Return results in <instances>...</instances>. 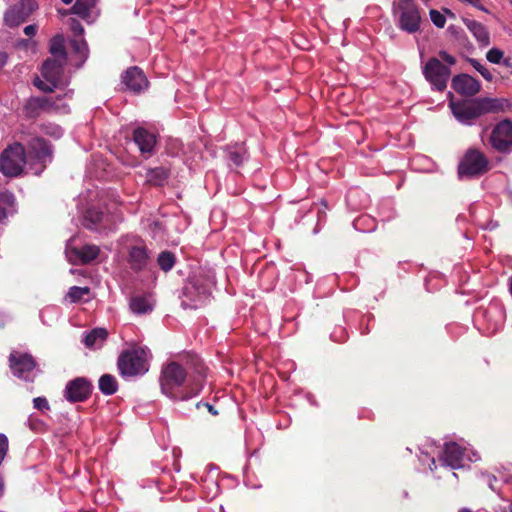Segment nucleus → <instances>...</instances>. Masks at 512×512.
<instances>
[{"label": "nucleus", "instance_id": "nucleus-1", "mask_svg": "<svg viewBox=\"0 0 512 512\" xmlns=\"http://www.w3.org/2000/svg\"><path fill=\"white\" fill-rule=\"evenodd\" d=\"M206 368L198 356H192L186 367L177 362L162 367L159 383L161 392L174 401H186L203 389Z\"/></svg>", "mask_w": 512, "mask_h": 512}, {"label": "nucleus", "instance_id": "nucleus-2", "mask_svg": "<svg viewBox=\"0 0 512 512\" xmlns=\"http://www.w3.org/2000/svg\"><path fill=\"white\" fill-rule=\"evenodd\" d=\"M449 107L456 120L465 126H472L482 115L497 110V100L477 98L464 101H450Z\"/></svg>", "mask_w": 512, "mask_h": 512}, {"label": "nucleus", "instance_id": "nucleus-3", "mask_svg": "<svg viewBox=\"0 0 512 512\" xmlns=\"http://www.w3.org/2000/svg\"><path fill=\"white\" fill-rule=\"evenodd\" d=\"M119 374L124 379L144 375L148 369V349L133 347L122 351L117 360Z\"/></svg>", "mask_w": 512, "mask_h": 512}, {"label": "nucleus", "instance_id": "nucleus-4", "mask_svg": "<svg viewBox=\"0 0 512 512\" xmlns=\"http://www.w3.org/2000/svg\"><path fill=\"white\" fill-rule=\"evenodd\" d=\"M214 285L215 276L210 271L199 273L191 277L184 286L182 295L196 293V296L193 297L194 303H188L186 300H182V307L185 309H197L204 305L211 296Z\"/></svg>", "mask_w": 512, "mask_h": 512}, {"label": "nucleus", "instance_id": "nucleus-5", "mask_svg": "<svg viewBox=\"0 0 512 512\" xmlns=\"http://www.w3.org/2000/svg\"><path fill=\"white\" fill-rule=\"evenodd\" d=\"M490 170L488 157L475 147L466 150L461 158L457 174L460 180L478 178Z\"/></svg>", "mask_w": 512, "mask_h": 512}, {"label": "nucleus", "instance_id": "nucleus-6", "mask_svg": "<svg viewBox=\"0 0 512 512\" xmlns=\"http://www.w3.org/2000/svg\"><path fill=\"white\" fill-rule=\"evenodd\" d=\"M393 15L402 31L413 34L420 29L421 15L413 0H398L393 3Z\"/></svg>", "mask_w": 512, "mask_h": 512}, {"label": "nucleus", "instance_id": "nucleus-7", "mask_svg": "<svg viewBox=\"0 0 512 512\" xmlns=\"http://www.w3.org/2000/svg\"><path fill=\"white\" fill-rule=\"evenodd\" d=\"M27 163L24 146L19 142L8 145L0 155V172L6 177H18Z\"/></svg>", "mask_w": 512, "mask_h": 512}, {"label": "nucleus", "instance_id": "nucleus-8", "mask_svg": "<svg viewBox=\"0 0 512 512\" xmlns=\"http://www.w3.org/2000/svg\"><path fill=\"white\" fill-rule=\"evenodd\" d=\"M65 60L48 58L42 65L41 75L45 81L37 78L34 85L41 91L52 92L62 81Z\"/></svg>", "mask_w": 512, "mask_h": 512}, {"label": "nucleus", "instance_id": "nucleus-9", "mask_svg": "<svg viewBox=\"0 0 512 512\" xmlns=\"http://www.w3.org/2000/svg\"><path fill=\"white\" fill-rule=\"evenodd\" d=\"M23 112L27 118H36L41 113H68L69 107L61 99L50 97H31L23 107Z\"/></svg>", "mask_w": 512, "mask_h": 512}, {"label": "nucleus", "instance_id": "nucleus-10", "mask_svg": "<svg viewBox=\"0 0 512 512\" xmlns=\"http://www.w3.org/2000/svg\"><path fill=\"white\" fill-rule=\"evenodd\" d=\"M422 73L433 90L444 91L451 76L449 66L443 64L436 57L430 58L422 67Z\"/></svg>", "mask_w": 512, "mask_h": 512}, {"label": "nucleus", "instance_id": "nucleus-11", "mask_svg": "<svg viewBox=\"0 0 512 512\" xmlns=\"http://www.w3.org/2000/svg\"><path fill=\"white\" fill-rule=\"evenodd\" d=\"M9 366L12 373L24 380H32L36 363L32 355L28 353H20L12 351L9 356Z\"/></svg>", "mask_w": 512, "mask_h": 512}, {"label": "nucleus", "instance_id": "nucleus-12", "mask_svg": "<svg viewBox=\"0 0 512 512\" xmlns=\"http://www.w3.org/2000/svg\"><path fill=\"white\" fill-rule=\"evenodd\" d=\"M82 224L85 228L99 233H107L113 230L114 226L111 215L96 207L87 209Z\"/></svg>", "mask_w": 512, "mask_h": 512}, {"label": "nucleus", "instance_id": "nucleus-13", "mask_svg": "<svg viewBox=\"0 0 512 512\" xmlns=\"http://www.w3.org/2000/svg\"><path fill=\"white\" fill-rule=\"evenodd\" d=\"M489 142L498 152L506 153L512 148V122L500 121L492 130Z\"/></svg>", "mask_w": 512, "mask_h": 512}, {"label": "nucleus", "instance_id": "nucleus-14", "mask_svg": "<svg viewBox=\"0 0 512 512\" xmlns=\"http://www.w3.org/2000/svg\"><path fill=\"white\" fill-rule=\"evenodd\" d=\"M92 383L84 377H77L67 382L63 391L64 398L70 403L84 402L92 393Z\"/></svg>", "mask_w": 512, "mask_h": 512}, {"label": "nucleus", "instance_id": "nucleus-15", "mask_svg": "<svg viewBox=\"0 0 512 512\" xmlns=\"http://www.w3.org/2000/svg\"><path fill=\"white\" fill-rule=\"evenodd\" d=\"M37 9V3L34 0H20L15 5L10 6L4 14V22L9 27H17Z\"/></svg>", "mask_w": 512, "mask_h": 512}, {"label": "nucleus", "instance_id": "nucleus-16", "mask_svg": "<svg viewBox=\"0 0 512 512\" xmlns=\"http://www.w3.org/2000/svg\"><path fill=\"white\" fill-rule=\"evenodd\" d=\"M72 239L66 244L65 254L72 264H87L96 259L99 255V247L96 245H84L81 248L72 246Z\"/></svg>", "mask_w": 512, "mask_h": 512}, {"label": "nucleus", "instance_id": "nucleus-17", "mask_svg": "<svg viewBox=\"0 0 512 512\" xmlns=\"http://www.w3.org/2000/svg\"><path fill=\"white\" fill-rule=\"evenodd\" d=\"M70 30L74 34V38L70 41L73 52L78 56L79 63L77 67H81L88 58V45L83 38L84 28L82 24L76 19H70L69 21Z\"/></svg>", "mask_w": 512, "mask_h": 512}, {"label": "nucleus", "instance_id": "nucleus-18", "mask_svg": "<svg viewBox=\"0 0 512 512\" xmlns=\"http://www.w3.org/2000/svg\"><path fill=\"white\" fill-rule=\"evenodd\" d=\"M465 456V450L457 443H445L443 452L440 456L441 466L449 469H459L463 466L462 461Z\"/></svg>", "mask_w": 512, "mask_h": 512}, {"label": "nucleus", "instance_id": "nucleus-19", "mask_svg": "<svg viewBox=\"0 0 512 512\" xmlns=\"http://www.w3.org/2000/svg\"><path fill=\"white\" fill-rule=\"evenodd\" d=\"M29 158L41 164L43 167L51 161V145L42 138H33L29 143Z\"/></svg>", "mask_w": 512, "mask_h": 512}, {"label": "nucleus", "instance_id": "nucleus-20", "mask_svg": "<svg viewBox=\"0 0 512 512\" xmlns=\"http://www.w3.org/2000/svg\"><path fill=\"white\" fill-rule=\"evenodd\" d=\"M451 86L457 93L465 96H474L481 88L479 81L468 74L454 76Z\"/></svg>", "mask_w": 512, "mask_h": 512}, {"label": "nucleus", "instance_id": "nucleus-21", "mask_svg": "<svg viewBox=\"0 0 512 512\" xmlns=\"http://www.w3.org/2000/svg\"><path fill=\"white\" fill-rule=\"evenodd\" d=\"M122 82L125 86L135 92H141L148 86V81L144 73L138 67H131L122 75Z\"/></svg>", "mask_w": 512, "mask_h": 512}, {"label": "nucleus", "instance_id": "nucleus-22", "mask_svg": "<svg viewBox=\"0 0 512 512\" xmlns=\"http://www.w3.org/2000/svg\"><path fill=\"white\" fill-rule=\"evenodd\" d=\"M482 316L489 324V329L493 332L502 327L505 322V309L499 302H491L482 312Z\"/></svg>", "mask_w": 512, "mask_h": 512}, {"label": "nucleus", "instance_id": "nucleus-23", "mask_svg": "<svg viewBox=\"0 0 512 512\" xmlns=\"http://www.w3.org/2000/svg\"><path fill=\"white\" fill-rule=\"evenodd\" d=\"M133 140L142 154L151 155L156 145V136L143 127H137L133 131Z\"/></svg>", "mask_w": 512, "mask_h": 512}, {"label": "nucleus", "instance_id": "nucleus-24", "mask_svg": "<svg viewBox=\"0 0 512 512\" xmlns=\"http://www.w3.org/2000/svg\"><path fill=\"white\" fill-rule=\"evenodd\" d=\"M149 256L144 245L132 246L129 250L128 263L134 271L144 270L148 264Z\"/></svg>", "mask_w": 512, "mask_h": 512}, {"label": "nucleus", "instance_id": "nucleus-25", "mask_svg": "<svg viewBox=\"0 0 512 512\" xmlns=\"http://www.w3.org/2000/svg\"><path fill=\"white\" fill-rule=\"evenodd\" d=\"M108 337V332L104 328H94L82 335V343L91 350H97L103 347Z\"/></svg>", "mask_w": 512, "mask_h": 512}, {"label": "nucleus", "instance_id": "nucleus-26", "mask_svg": "<svg viewBox=\"0 0 512 512\" xmlns=\"http://www.w3.org/2000/svg\"><path fill=\"white\" fill-rule=\"evenodd\" d=\"M464 23L480 46L485 47L490 44V34L482 23L476 20H464Z\"/></svg>", "mask_w": 512, "mask_h": 512}, {"label": "nucleus", "instance_id": "nucleus-27", "mask_svg": "<svg viewBox=\"0 0 512 512\" xmlns=\"http://www.w3.org/2000/svg\"><path fill=\"white\" fill-rule=\"evenodd\" d=\"M227 157L230 164L239 167L248 159V154L243 144H237L235 146L228 147Z\"/></svg>", "mask_w": 512, "mask_h": 512}, {"label": "nucleus", "instance_id": "nucleus-28", "mask_svg": "<svg viewBox=\"0 0 512 512\" xmlns=\"http://www.w3.org/2000/svg\"><path fill=\"white\" fill-rule=\"evenodd\" d=\"M168 177L169 171L164 167L148 169L146 172L147 182L155 186H163L167 182Z\"/></svg>", "mask_w": 512, "mask_h": 512}, {"label": "nucleus", "instance_id": "nucleus-29", "mask_svg": "<svg viewBox=\"0 0 512 512\" xmlns=\"http://www.w3.org/2000/svg\"><path fill=\"white\" fill-rule=\"evenodd\" d=\"M49 50L52 55L51 58H56V59L67 61V53L65 50V39H64L63 35L58 34V35H55L51 39Z\"/></svg>", "mask_w": 512, "mask_h": 512}, {"label": "nucleus", "instance_id": "nucleus-30", "mask_svg": "<svg viewBox=\"0 0 512 512\" xmlns=\"http://www.w3.org/2000/svg\"><path fill=\"white\" fill-rule=\"evenodd\" d=\"M98 387L104 395H113L118 389L117 380L111 374H104L99 379Z\"/></svg>", "mask_w": 512, "mask_h": 512}, {"label": "nucleus", "instance_id": "nucleus-31", "mask_svg": "<svg viewBox=\"0 0 512 512\" xmlns=\"http://www.w3.org/2000/svg\"><path fill=\"white\" fill-rule=\"evenodd\" d=\"M152 308L151 302L144 296H135L130 301V309L135 314H146L152 311Z\"/></svg>", "mask_w": 512, "mask_h": 512}, {"label": "nucleus", "instance_id": "nucleus-32", "mask_svg": "<svg viewBox=\"0 0 512 512\" xmlns=\"http://www.w3.org/2000/svg\"><path fill=\"white\" fill-rule=\"evenodd\" d=\"M437 447L435 446V443L432 442L427 449L420 448V455L419 461L422 464L429 463V468L431 471H434L436 469V461H435V449Z\"/></svg>", "mask_w": 512, "mask_h": 512}, {"label": "nucleus", "instance_id": "nucleus-33", "mask_svg": "<svg viewBox=\"0 0 512 512\" xmlns=\"http://www.w3.org/2000/svg\"><path fill=\"white\" fill-rule=\"evenodd\" d=\"M353 226L356 230L362 232H371L374 231L376 228L374 220L366 215L360 216L357 219H355L353 221Z\"/></svg>", "mask_w": 512, "mask_h": 512}, {"label": "nucleus", "instance_id": "nucleus-34", "mask_svg": "<svg viewBox=\"0 0 512 512\" xmlns=\"http://www.w3.org/2000/svg\"><path fill=\"white\" fill-rule=\"evenodd\" d=\"M157 262H158L159 267L164 272H168L173 268V266L175 264V256L173 253H171L169 251H164L159 254V256L157 258Z\"/></svg>", "mask_w": 512, "mask_h": 512}, {"label": "nucleus", "instance_id": "nucleus-35", "mask_svg": "<svg viewBox=\"0 0 512 512\" xmlns=\"http://www.w3.org/2000/svg\"><path fill=\"white\" fill-rule=\"evenodd\" d=\"M90 289L88 287L72 286L69 288L66 299L71 303L79 302L85 295L89 294Z\"/></svg>", "mask_w": 512, "mask_h": 512}, {"label": "nucleus", "instance_id": "nucleus-36", "mask_svg": "<svg viewBox=\"0 0 512 512\" xmlns=\"http://www.w3.org/2000/svg\"><path fill=\"white\" fill-rule=\"evenodd\" d=\"M15 202L16 200L13 193L5 191L0 194V204L6 207V210L9 212V214H13L16 211Z\"/></svg>", "mask_w": 512, "mask_h": 512}, {"label": "nucleus", "instance_id": "nucleus-37", "mask_svg": "<svg viewBox=\"0 0 512 512\" xmlns=\"http://www.w3.org/2000/svg\"><path fill=\"white\" fill-rule=\"evenodd\" d=\"M41 130L45 135L59 139L63 135V129L54 123H45L41 126Z\"/></svg>", "mask_w": 512, "mask_h": 512}, {"label": "nucleus", "instance_id": "nucleus-38", "mask_svg": "<svg viewBox=\"0 0 512 512\" xmlns=\"http://www.w3.org/2000/svg\"><path fill=\"white\" fill-rule=\"evenodd\" d=\"M91 8V6L76 0L75 4L72 7V10L74 14L85 19L90 15Z\"/></svg>", "mask_w": 512, "mask_h": 512}, {"label": "nucleus", "instance_id": "nucleus-39", "mask_svg": "<svg viewBox=\"0 0 512 512\" xmlns=\"http://www.w3.org/2000/svg\"><path fill=\"white\" fill-rule=\"evenodd\" d=\"M470 64L482 75L484 79L487 81L493 80L492 73L484 66L482 65L478 60L476 59H469Z\"/></svg>", "mask_w": 512, "mask_h": 512}, {"label": "nucleus", "instance_id": "nucleus-40", "mask_svg": "<svg viewBox=\"0 0 512 512\" xmlns=\"http://www.w3.org/2000/svg\"><path fill=\"white\" fill-rule=\"evenodd\" d=\"M429 14H430V19H431L432 23L437 28H443L445 26L446 18L442 13H440L439 11H437L435 9H431Z\"/></svg>", "mask_w": 512, "mask_h": 512}, {"label": "nucleus", "instance_id": "nucleus-41", "mask_svg": "<svg viewBox=\"0 0 512 512\" xmlns=\"http://www.w3.org/2000/svg\"><path fill=\"white\" fill-rule=\"evenodd\" d=\"M503 51L498 48H491L487 54L486 58L489 62L493 64H499L501 60L503 59Z\"/></svg>", "mask_w": 512, "mask_h": 512}, {"label": "nucleus", "instance_id": "nucleus-42", "mask_svg": "<svg viewBox=\"0 0 512 512\" xmlns=\"http://www.w3.org/2000/svg\"><path fill=\"white\" fill-rule=\"evenodd\" d=\"M33 406L40 411H48L50 409L48 400L45 397H36L33 399Z\"/></svg>", "mask_w": 512, "mask_h": 512}, {"label": "nucleus", "instance_id": "nucleus-43", "mask_svg": "<svg viewBox=\"0 0 512 512\" xmlns=\"http://www.w3.org/2000/svg\"><path fill=\"white\" fill-rule=\"evenodd\" d=\"M439 56L440 58L446 62L448 65L447 66H452L456 63V59L454 56L450 55L449 53H447L446 51H440L439 52Z\"/></svg>", "mask_w": 512, "mask_h": 512}, {"label": "nucleus", "instance_id": "nucleus-44", "mask_svg": "<svg viewBox=\"0 0 512 512\" xmlns=\"http://www.w3.org/2000/svg\"><path fill=\"white\" fill-rule=\"evenodd\" d=\"M331 338L333 339V341H343V340H345V330L342 327L336 329L331 334Z\"/></svg>", "mask_w": 512, "mask_h": 512}, {"label": "nucleus", "instance_id": "nucleus-45", "mask_svg": "<svg viewBox=\"0 0 512 512\" xmlns=\"http://www.w3.org/2000/svg\"><path fill=\"white\" fill-rule=\"evenodd\" d=\"M37 32V26L34 25V24H31V25H27L25 28H24V33L25 35L29 36V37H32L36 34Z\"/></svg>", "mask_w": 512, "mask_h": 512}, {"label": "nucleus", "instance_id": "nucleus-46", "mask_svg": "<svg viewBox=\"0 0 512 512\" xmlns=\"http://www.w3.org/2000/svg\"><path fill=\"white\" fill-rule=\"evenodd\" d=\"M486 482L488 483L489 487L491 488V490L493 491H497V487L495 485V483L497 482V479L495 476L493 475H487L486 476Z\"/></svg>", "mask_w": 512, "mask_h": 512}, {"label": "nucleus", "instance_id": "nucleus-47", "mask_svg": "<svg viewBox=\"0 0 512 512\" xmlns=\"http://www.w3.org/2000/svg\"><path fill=\"white\" fill-rule=\"evenodd\" d=\"M51 311H55V308L48 307V308L43 309V310L40 312V318H41V321H42L44 324H48V323H47V321L45 320V315H46V314H51Z\"/></svg>", "mask_w": 512, "mask_h": 512}, {"label": "nucleus", "instance_id": "nucleus-48", "mask_svg": "<svg viewBox=\"0 0 512 512\" xmlns=\"http://www.w3.org/2000/svg\"><path fill=\"white\" fill-rule=\"evenodd\" d=\"M203 405L205 407H207L208 411L212 414V415H217V411L214 409V407L212 405H210L209 403H201V402H198L196 404V407L197 408H200V406Z\"/></svg>", "mask_w": 512, "mask_h": 512}, {"label": "nucleus", "instance_id": "nucleus-49", "mask_svg": "<svg viewBox=\"0 0 512 512\" xmlns=\"http://www.w3.org/2000/svg\"><path fill=\"white\" fill-rule=\"evenodd\" d=\"M9 215V212L6 210V207L0 204V221L6 219Z\"/></svg>", "mask_w": 512, "mask_h": 512}, {"label": "nucleus", "instance_id": "nucleus-50", "mask_svg": "<svg viewBox=\"0 0 512 512\" xmlns=\"http://www.w3.org/2000/svg\"><path fill=\"white\" fill-rule=\"evenodd\" d=\"M7 59H8L7 53L0 52V68H2L6 64Z\"/></svg>", "mask_w": 512, "mask_h": 512}, {"label": "nucleus", "instance_id": "nucleus-51", "mask_svg": "<svg viewBox=\"0 0 512 512\" xmlns=\"http://www.w3.org/2000/svg\"><path fill=\"white\" fill-rule=\"evenodd\" d=\"M196 296V293H191L190 295H183L182 300H186L188 303H194L193 297Z\"/></svg>", "mask_w": 512, "mask_h": 512}, {"label": "nucleus", "instance_id": "nucleus-52", "mask_svg": "<svg viewBox=\"0 0 512 512\" xmlns=\"http://www.w3.org/2000/svg\"><path fill=\"white\" fill-rule=\"evenodd\" d=\"M503 65L506 66V67L512 68V61H511V59L510 58H505L503 60Z\"/></svg>", "mask_w": 512, "mask_h": 512}, {"label": "nucleus", "instance_id": "nucleus-53", "mask_svg": "<svg viewBox=\"0 0 512 512\" xmlns=\"http://www.w3.org/2000/svg\"><path fill=\"white\" fill-rule=\"evenodd\" d=\"M358 193V190H350L347 195V200L350 202L353 194Z\"/></svg>", "mask_w": 512, "mask_h": 512}, {"label": "nucleus", "instance_id": "nucleus-54", "mask_svg": "<svg viewBox=\"0 0 512 512\" xmlns=\"http://www.w3.org/2000/svg\"><path fill=\"white\" fill-rule=\"evenodd\" d=\"M458 512H473V511L469 508H461Z\"/></svg>", "mask_w": 512, "mask_h": 512}, {"label": "nucleus", "instance_id": "nucleus-55", "mask_svg": "<svg viewBox=\"0 0 512 512\" xmlns=\"http://www.w3.org/2000/svg\"><path fill=\"white\" fill-rule=\"evenodd\" d=\"M2 493H3V482L0 479V496L2 495Z\"/></svg>", "mask_w": 512, "mask_h": 512}, {"label": "nucleus", "instance_id": "nucleus-56", "mask_svg": "<svg viewBox=\"0 0 512 512\" xmlns=\"http://www.w3.org/2000/svg\"><path fill=\"white\" fill-rule=\"evenodd\" d=\"M64 4H70L73 0H61Z\"/></svg>", "mask_w": 512, "mask_h": 512}, {"label": "nucleus", "instance_id": "nucleus-57", "mask_svg": "<svg viewBox=\"0 0 512 512\" xmlns=\"http://www.w3.org/2000/svg\"><path fill=\"white\" fill-rule=\"evenodd\" d=\"M474 457H475V459H474V460H479L478 455L474 454Z\"/></svg>", "mask_w": 512, "mask_h": 512}, {"label": "nucleus", "instance_id": "nucleus-58", "mask_svg": "<svg viewBox=\"0 0 512 512\" xmlns=\"http://www.w3.org/2000/svg\"><path fill=\"white\" fill-rule=\"evenodd\" d=\"M41 171L42 169H40L39 171H35V174H39Z\"/></svg>", "mask_w": 512, "mask_h": 512}, {"label": "nucleus", "instance_id": "nucleus-59", "mask_svg": "<svg viewBox=\"0 0 512 512\" xmlns=\"http://www.w3.org/2000/svg\"><path fill=\"white\" fill-rule=\"evenodd\" d=\"M422 1L427 4L430 0H422Z\"/></svg>", "mask_w": 512, "mask_h": 512}]
</instances>
